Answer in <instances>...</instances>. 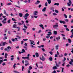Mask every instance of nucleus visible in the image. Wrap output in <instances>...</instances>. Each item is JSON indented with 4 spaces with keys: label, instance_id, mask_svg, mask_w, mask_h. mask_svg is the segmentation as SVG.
Listing matches in <instances>:
<instances>
[{
    "label": "nucleus",
    "instance_id": "nucleus-1",
    "mask_svg": "<svg viewBox=\"0 0 73 73\" xmlns=\"http://www.w3.org/2000/svg\"><path fill=\"white\" fill-rule=\"evenodd\" d=\"M10 49H11V47L9 46L7 47V48H5L4 50L5 51H7L8 52L10 51Z\"/></svg>",
    "mask_w": 73,
    "mask_h": 73
},
{
    "label": "nucleus",
    "instance_id": "nucleus-2",
    "mask_svg": "<svg viewBox=\"0 0 73 73\" xmlns=\"http://www.w3.org/2000/svg\"><path fill=\"white\" fill-rule=\"evenodd\" d=\"M40 60H42V61H45V57H44V56H43V55L42 56V58L40 57Z\"/></svg>",
    "mask_w": 73,
    "mask_h": 73
},
{
    "label": "nucleus",
    "instance_id": "nucleus-3",
    "mask_svg": "<svg viewBox=\"0 0 73 73\" xmlns=\"http://www.w3.org/2000/svg\"><path fill=\"white\" fill-rule=\"evenodd\" d=\"M58 27V25L57 23H56V25H54L53 26V28H57V27Z\"/></svg>",
    "mask_w": 73,
    "mask_h": 73
},
{
    "label": "nucleus",
    "instance_id": "nucleus-4",
    "mask_svg": "<svg viewBox=\"0 0 73 73\" xmlns=\"http://www.w3.org/2000/svg\"><path fill=\"white\" fill-rule=\"evenodd\" d=\"M3 11L4 14H5V15L6 16H8V14H7V11H6L5 10H4Z\"/></svg>",
    "mask_w": 73,
    "mask_h": 73
},
{
    "label": "nucleus",
    "instance_id": "nucleus-5",
    "mask_svg": "<svg viewBox=\"0 0 73 73\" xmlns=\"http://www.w3.org/2000/svg\"><path fill=\"white\" fill-rule=\"evenodd\" d=\"M29 14L28 13H27L26 14H25V16L23 17L25 18L26 17H28L29 16Z\"/></svg>",
    "mask_w": 73,
    "mask_h": 73
},
{
    "label": "nucleus",
    "instance_id": "nucleus-6",
    "mask_svg": "<svg viewBox=\"0 0 73 73\" xmlns=\"http://www.w3.org/2000/svg\"><path fill=\"white\" fill-rule=\"evenodd\" d=\"M38 11H35L34 12L33 14L34 15L36 16V15H37V13H38Z\"/></svg>",
    "mask_w": 73,
    "mask_h": 73
},
{
    "label": "nucleus",
    "instance_id": "nucleus-7",
    "mask_svg": "<svg viewBox=\"0 0 73 73\" xmlns=\"http://www.w3.org/2000/svg\"><path fill=\"white\" fill-rule=\"evenodd\" d=\"M11 61H13V60H14V56L13 55H11Z\"/></svg>",
    "mask_w": 73,
    "mask_h": 73
},
{
    "label": "nucleus",
    "instance_id": "nucleus-8",
    "mask_svg": "<svg viewBox=\"0 0 73 73\" xmlns=\"http://www.w3.org/2000/svg\"><path fill=\"white\" fill-rule=\"evenodd\" d=\"M53 33L55 35H57V31H54Z\"/></svg>",
    "mask_w": 73,
    "mask_h": 73
},
{
    "label": "nucleus",
    "instance_id": "nucleus-9",
    "mask_svg": "<svg viewBox=\"0 0 73 73\" xmlns=\"http://www.w3.org/2000/svg\"><path fill=\"white\" fill-rule=\"evenodd\" d=\"M39 26L40 28H41L42 29H44V25H40Z\"/></svg>",
    "mask_w": 73,
    "mask_h": 73
},
{
    "label": "nucleus",
    "instance_id": "nucleus-10",
    "mask_svg": "<svg viewBox=\"0 0 73 73\" xmlns=\"http://www.w3.org/2000/svg\"><path fill=\"white\" fill-rule=\"evenodd\" d=\"M22 58L23 59H29V57H28V56L26 57H22Z\"/></svg>",
    "mask_w": 73,
    "mask_h": 73
},
{
    "label": "nucleus",
    "instance_id": "nucleus-11",
    "mask_svg": "<svg viewBox=\"0 0 73 73\" xmlns=\"http://www.w3.org/2000/svg\"><path fill=\"white\" fill-rule=\"evenodd\" d=\"M59 47V45H57L55 46V49L56 50H58V47Z\"/></svg>",
    "mask_w": 73,
    "mask_h": 73
},
{
    "label": "nucleus",
    "instance_id": "nucleus-12",
    "mask_svg": "<svg viewBox=\"0 0 73 73\" xmlns=\"http://www.w3.org/2000/svg\"><path fill=\"white\" fill-rule=\"evenodd\" d=\"M60 23H61V24H65V22L64 21H60Z\"/></svg>",
    "mask_w": 73,
    "mask_h": 73
},
{
    "label": "nucleus",
    "instance_id": "nucleus-13",
    "mask_svg": "<svg viewBox=\"0 0 73 73\" xmlns=\"http://www.w3.org/2000/svg\"><path fill=\"white\" fill-rule=\"evenodd\" d=\"M73 62V59H71V61L69 62V63L70 64H72V63Z\"/></svg>",
    "mask_w": 73,
    "mask_h": 73
},
{
    "label": "nucleus",
    "instance_id": "nucleus-14",
    "mask_svg": "<svg viewBox=\"0 0 73 73\" xmlns=\"http://www.w3.org/2000/svg\"><path fill=\"white\" fill-rule=\"evenodd\" d=\"M48 34H47V35H48V36H50V35H51L52 34V32H51V31L48 32Z\"/></svg>",
    "mask_w": 73,
    "mask_h": 73
},
{
    "label": "nucleus",
    "instance_id": "nucleus-15",
    "mask_svg": "<svg viewBox=\"0 0 73 73\" xmlns=\"http://www.w3.org/2000/svg\"><path fill=\"white\" fill-rule=\"evenodd\" d=\"M35 56L36 57H38V56H39V54H38V53L37 52H36L35 53Z\"/></svg>",
    "mask_w": 73,
    "mask_h": 73
},
{
    "label": "nucleus",
    "instance_id": "nucleus-16",
    "mask_svg": "<svg viewBox=\"0 0 73 73\" xmlns=\"http://www.w3.org/2000/svg\"><path fill=\"white\" fill-rule=\"evenodd\" d=\"M13 28H16V27H17V25L16 24L13 25Z\"/></svg>",
    "mask_w": 73,
    "mask_h": 73
},
{
    "label": "nucleus",
    "instance_id": "nucleus-17",
    "mask_svg": "<svg viewBox=\"0 0 73 73\" xmlns=\"http://www.w3.org/2000/svg\"><path fill=\"white\" fill-rule=\"evenodd\" d=\"M19 16L21 17H22V16H23V14L22 13H19Z\"/></svg>",
    "mask_w": 73,
    "mask_h": 73
},
{
    "label": "nucleus",
    "instance_id": "nucleus-18",
    "mask_svg": "<svg viewBox=\"0 0 73 73\" xmlns=\"http://www.w3.org/2000/svg\"><path fill=\"white\" fill-rule=\"evenodd\" d=\"M56 38L57 40V41H58L60 39V36H59L58 37H57Z\"/></svg>",
    "mask_w": 73,
    "mask_h": 73
},
{
    "label": "nucleus",
    "instance_id": "nucleus-19",
    "mask_svg": "<svg viewBox=\"0 0 73 73\" xmlns=\"http://www.w3.org/2000/svg\"><path fill=\"white\" fill-rule=\"evenodd\" d=\"M57 69V68L56 66H55L53 67V70H55V69Z\"/></svg>",
    "mask_w": 73,
    "mask_h": 73
},
{
    "label": "nucleus",
    "instance_id": "nucleus-20",
    "mask_svg": "<svg viewBox=\"0 0 73 73\" xmlns=\"http://www.w3.org/2000/svg\"><path fill=\"white\" fill-rule=\"evenodd\" d=\"M7 56H8V54H7V53H5V58H7Z\"/></svg>",
    "mask_w": 73,
    "mask_h": 73
},
{
    "label": "nucleus",
    "instance_id": "nucleus-21",
    "mask_svg": "<svg viewBox=\"0 0 73 73\" xmlns=\"http://www.w3.org/2000/svg\"><path fill=\"white\" fill-rule=\"evenodd\" d=\"M46 9V7H44L43 8V9L42 10V12H45Z\"/></svg>",
    "mask_w": 73,
    "mask_h": 73
},
{
    "label": "nucleus",
    "instance_id": "nucleus-22",
    "mask_svg": "<svg viewBox=\"0 0 73 73\" xmlns=\"http://www.w3.org/2000/svg\"><path fill=\"white\" fill-rule=\"evenodd\" d=\"M40 3V1H36V2L35 3V4L36 5L38 4V3Z\"/></svg>",
    "mask_w": 73,
    "mask_h": 73
},
{
    "label": "nucleus",
    "instance_id": "nucleus-23",
    "mask_svg": "<svg viewBox=\"0 0 73 73\" xmlns=\"http://www.w3.org/2000/svg\"><path fill=\"white\" fill-rule=\"evenodd\" d=\"M49 60L50 61H52V57L51 56L50 57Z\"/></svg>",
    "mask_w": 73,
    "mask_h": 73
},
{
    "label": "nucleus",
    "instance_id": "nucleus-24",
    "mask_svg": "<svg viewBox=\"0 0 73 73\" xmlns=\"http://www.w3.org/2000/svg\"><path fill=\"white\" fill-rule=\"evenodd\" d=\"M54 5H57V6H58L59 5V3H55L54 4Z\"/></svg>",
    "mask_w": 73,
    "mask_h": 73
},
{
    "label": "nucleus",
    "instance_id": "nucleus-25",
    "mask_svg": "<svg viewBox=\"0 0 73 73\" xmlns=\"http://www.w3.org/2000/svg\"><path fill=\"white\" fill-rule=\"evenodd\" d=\"M23 27H24V28H25V29H27V28H28V27H27L26 26H25V24H24L23 25Z\"/></svg>",
    "mask_w": 73,
    "mask_h": 73
},
{
    "label": "nucleus",
    "instance_id": "nucleus-26",
    "mask_svg": "<svg viewBox=\"0 0 73 73\" xmlns=\"http://www.w3.org/2000/svg\"><path fill=\"white\" fill-rule=\"evenodd\" d=\"M13 72H14V73H20V72H17V71L16 70L13 71Z\"/></svg>",
    "mask_w": 73,
    "mask_h": 73
},
{
    "label": "nucleus",
    "instance_id": "nucleus-27",
    "mask_svg": "<svg viewBox=\"0 0 73 73\" xmlns=\"http://www.w3.org/2000/svg\"><path fill=\"white\" fill-rule=\"evenodd\" d=\"M22 30H23V31H24L25 33H26V32H26V29H25V28L23 29Z\"/></svg>",
    "mask_w": 73,
    "mask_h": 73
},
{
    "label": "nucleus",
    "instance_id": "nucleus-28",
    "mask_svg": "<svg viewBox=\"0 0 73 73\" xmlns=\"http://www.w3.org/2000/svg\"><path fill=\"white\" fill-rule=\"evenodd\" d=\"M2 23L3 24H5V23H7V22H5L4 20H3L2 21Z\"/></svg>",
    "mask_w": 73,
    "mask_h": 73
},
{
    "label": "nucleus",
    "instance_id": "nucleus-29",
    "mask_svg": "<svg viewBox=\"0 0 73 73\" xmlns=\"http://www.w3.org/2000/svg\"><path fill=\"white\" fill-rule=\"evenodd\" d=\"M29 65V63L28 62L27 63V64H25V66H27V65Z\"/></svg>",
    "mask_w": 73,
    "mask_h": 73
},
{
    "label": "nucleus",
    "instance_id": "nucleus-30",
    "mask_svg": "<svg viewBox=\"0 0 73 73\" xmlns=\"http://www.w3.org/2000/svg\"><path fill=\"white\" fill-rule=\"evenodd\" d=\"M63 57V55L62 54H61L59 56V57L61 58Z\"/></svg>",
    "mask_w": 73,
    "mask_h": 73
},
{
    "label": "nucleus",
    "instance_id": "nucleus-31",
    "mask_svg": "<svg viewBox=\"0 0 73 73\" xmlns=\"http://www.w3.org/2000/svg\"><path fill=\"white\" fill-rule=\"evenodd\" d=\"M32 69V67L31 66H29V68L28 69L29 70H31Z\"/></svg>",
    "mask_w": 73,
    "mask_h": 73
},
{
    "label": "nucleus",
    "instance_id": "nucleus-32",
    "mask_svg": "<svg viewBox=\"0 0 73 73\" xmlns=\"http://www.w3.org/2000/svg\"><path fill=\"white\" fill-rule=\"evenodd\" d=\"M64 16L66 19H67V15H66V14H64Z\"/></svg>",
    "mask_w": 73,
    "mask_h": 73
},
{
    "label": "nucleus",
    "instance_id": "nucleus-33",
    "mask_svg": "<svg viewBox=\"0 0 73 73\" xmlns=\"http://www.w3.org/2000/svg\"><path fill=\"white\" fill-rule=\"evenodd\" d=\"M68 6L69 7L71 5V4L70 3H67Z\"/></svg>",
    "mask_w": 73,
    "mask_h": 73
},
{
    "label": "nucleus",
    "instance_id": "nucleus-34",
    "mask_svg": "<svg viewBox=\"0 0 73 73\" xmlns=\"http://www.w3.org/2000/svg\"><path fill=\"white\" fill-rule=\"evenodd\" d=\"M45 7H47L48 6V3L47 2H46L45 4Z\"/></svg>",
    "mask_w": 73,
    "mask_h": 73
},
{
    "label": "nucleus",
    "instance_id": "nucleus-35",
    "mask_svg": "<svg viewBox=\"0 0 73 73\" xmlns=\"http://www.w3.org/2000/svg\"><path fill=\"white\" fill-rule=\"evenodd\" d=\"M49 37H50V35H47L46 36V38H49Z\"/></svg>",
    "mask_w": 73,
    "mask_h": 73
},
{
    "label": "nucleus",
    "instance_id": "nucleus-36",
    "mask_svg": "<svg viewBox=\"0 0 73 73\" xmlns=\"http://www.w3.org/2000/svg\"><path fill=\"white\" fill-rule=\"evenodd\" d=\"M55 12L56 13H58V11L57 10H55Z\"/></svg>",
    "mask_w": 73,
    "mask_h": 73
},
{
    "label": "nucleus",
    "instance_id": "nucleus-37",
    "mask_svg": "<svg viewBox=\"0 0 73 73\" xmlns=\"http://www.w3.org/2000/svg\"><path fill=\"white\" fill-rule=\"evenodd\" d=\"M49 53L51 55H52V54H53V52L52 51L50 52Z\"/></svg>",
    "mask_w": 73,
    "mask_h": 73
},
{
    "label": "nucleus",
    "instance_id": "nucleus-38",
    "mask_svg": "<svg viewBox=\"0 0 73 73\" xmlns=\"http://www.w3.org/2000/svg\"><path fill=\"white\" fill-rule=\"evenodd\" d=\"M56 67H59L60 66V65L58 64H56Z\"/></svg>",
    "mask_w": 73,
    "mask_h": 73
},
{
    "label": "nucleus",
    "instance_id": "nucleus-39",
    "mask_svg": "<svg viewBox=\"0 0 73 73\" xmlns=\"http://www.w3.org/2000/svg\"><path fill=\"white\" fill-rule=\"evenodd\" d=\"M68 40L69 43H71V40H70V39H68Z\"/></svg>",
    "mask_w": 73,
    "mask_h": 73
},
{
    "label": "nucleus",
    "instance_id": "nucleus-40",
    "mask_svg": "<svg viewBox=\"0 0 73 73\" xmlns=\"http://www.w3.org/2000/svg\"><path fill=\"white\" fill-rule=\"evenodd\" d=\"M17 59L18 61H19L20 60V57L19 56H18L17 57Z\"/></svg>",
    "mask_w": 73,
    "mask_h": 73
},
{
    "label": "nucleus",
    "instance_id": "nucleus-41",
    "mask_svg": "<svg viewBox=\"0 0 73 73\" xmlns=\"http://www.w3.org/2000/svg\"><path fill=\"white\" fill-rule=\"evenodd\" d=\"M6 44V42H4L3 43V46H4V45H5V44Z\"/></svg>",
    "mask_w": 73,
    "mask_h": 73
},
{
    "label": "nucleus",
    "instance_id": "nucleus-42",
    "mask_svg": "<svg viewBox=\"0 0 73 73\" xmlns=\"http://www.w3.org/2000/svg\"><path fill=\"white\" fill-rule=\"evenodd\" d=\"M65 20L66 22H68V21H69V20H68V19H65Z\"/></svg>",
    "mask_w": 73,
    "mask_h": 73
},
{
    "label": "nucleus",
    "instance_id": "nucleus-43",
    "mask_svg": "<svg viewBox=\"0 0 73 73\" xmlns=\"http://www.w3.org/2000/svg\"><path fill=\"white\" fill-rule=\"evenodd\" d=\"M57 73V71L55 70H54L53 71V72H52L51 73Z\"/></svg>",
    "mask_w": 73,
    "mask_h": 73
},
{
    "label": "nucleus",
    "instance_id": "nucleus-44",
    "mask_svg": "<svg viewBox=\"0 0 73 73\" xmlns=\"http://www.w3.org/2000/svg\"><path fill=\"white\" fill-rule=\"evenodd\" d=\"M65 29L66 31H69V29H68L67 28H65Z\"/></svg>",
    "mask_w": 73,
    "mask_h": 73
},
{
    "label": "nucleus",
    "instance_id": "nucleus-45",
    "mask_svg": "<svg viewBox=\"0 0 73 73\" xmlns=\"http://www.w3.org/2000/svg\"><path fill=\"white\" fill-rule=\"evenodd\" d=\"M24 66H22V71H24Z\"/></svg>",
    "mask_w": 73,
    "mask_h": 73
},
{
    "label": "nucleus",
    "instance_id": "nucleus-46",
    "mask_svg": "<svg viewBox=\"0 0 73 73\" xmlns=\"http://www.w3.org/2000/svg\"><path fill=\"white\" fill-rule=\"evenodd\" d=\"M47 1L49 4H50L51 3V1Z\"/></svg>",
    "mask_w": 73,
    "mask_h": 73
},
{
    "label": "nucleus",
    "instance_id": "nucleus-47",
    "mask_svg": "<svg viewBox=\"0 0 73 73\" xmlns=\"http://www.w3.org/2000/svg\"><path fill=\"white\" fill-rule=\"evenodd\" d=\"M42 50L43 52H45V49L44 48H42Z\"/></svg>",
    "mask_w": 73,
    "mask_h": 73
},
{
    "label": "nucleus",
    "instance_id": "nucleus-48",
    "mask_svg": "<svg viewBox=\"0 0 73 73\" xmlns=\"http://www.w3.org/2000/svg\"><path fill=\"white\" fill-rule=\"evenodd\" d=\"M11 40L13 42H14V41H15V39H14L13 38H12V39H11Z\"/></svg>",
    "mask_w": 73,
    "mask_h": 73
},
{
    "label": "nucleus",
    "instance_id": "nucleus-49",
    "mask_svg": "<svg viewBox=\"0 0 73 73\" xmlns=\"http://www.w3.org/2000/svg\"><path fill=\"white\" fill-rule=\"evenodd\" d=\"M69 3L70 4H72V2H71V1H70V0H69Z\"/></svg>",
    "mask_w": 73,
    "mask_h": 73
},
{
    "label": "nucleus",
    "instance_id": "nucleus-50",
    "mask_svg": "<svg viewBox=\"0 0 73 73\" xmlns=\"http://www.w3.org/2000/svg\"><path fill=\"white\" fill-rule=\"evenodd\" d=\"M3 62V60H0V64H1V63Z\"/></svg>",
    "mask_w": 73,
    "mask_h": 73
},
{
    "label": "nucleus",
    "instance_id": "nucleus-51",
    "mask_svg": "<svg viewBox=\"0 0 73 73\" xmlns=\"http://www.w3.org/2000/svg\"><path fill=\"white\" fill-rule=\"evenodd\" d=\"M71 32L72 33V35H73V29H72L71 31Z\"/></svg>",
    "mask_w": 73,
    "mask_h": 73
},
{
    "label": "nucleus",
    "instance_id": "nucleus-52",
    "mask_svg": "<svg viewBox=\"0 0 73 73\" xmlns=\"http://www.w3.org/2000/svg\"><path fill=\"white\" fill-rule=\"evenodd\" d=\"M22 52H25V50L24 49H22Z\"/></svg>",
    "mask_w": 73,
    "mask_h": 73
},
{
    "label": "nucleus",
    "instance_id": "nucleus-53",
    "mask_svg": "<svg viewBox=\"0 0 73 73\" xmlns=\"http://www.w3.org/2000/svg\"><path fill=\"white\" fill-rule=\"evenodd\" d=\"M58 55H57V54H55V55L54 57H58Z\"/></svg>",
    "mask_w": 73,
    "mask_h": 73
},
{
    "label": "nucleus",
    "instance_id": "nucleus-54",
    "mask_svg": "<svg viewBox=\"0 0 73 73\" xmlns=\"http://www.w3.org/2000/svg\"><path fill=\"white\" fill-rule=\"evenodd\" d=\"M18 24L19 25H22V24L21 23H18Z\"/></svg>",
    "mask_w": 73,
    "mask_h": 73
},
{
    "label": "nucleus",
    "instance_id": "nucleus-55",
    "mask_svg": "<svg viewBox=\"0 0 73 73\" xmlns=\"http://www.w3.org/2000/svg\"><path fill=\"white\" fill-rule=\"evenodd\" d=\"M53 15H54V16H56V15H57V14L55 13H53Z\"/></svg>",
    "mask_w": 73,
    "mask_h": 73
},
{
    "label": "nucleus",
    "instance_id": "nucleus-56",
    "mask_svg": "<svg viewBox=\"0 0 73 73\" xmlns=\"http://www.w3.org/2000/svg\"><path fill=\"white\" fill-rule=\"evenodd\" d=\"M66 61V58L65 57H64V59L63 60V61Z\"/></svg>",
    "mask_w": 73,
    "mask_h": 73
},
{
    "label": "nucleus",
    "instance_id": "nucleus-57",
    "mask_svg": "<svg viewBox=\"0 0 73 73\" xmlns=\"http://www.w3.org/2000/svg\"><path fill=\"white\" fill-rule=\"evenodd\" d=\"M7 5H11V3H8Z\"/></svg>",
    "mask_w": 73,
    "mask_h": 73
},
{
    "label": "nucleus",
    "instance_id": "nucleus-58",
    "mask_svg": "<svg viewBox=\"0 0 73 73\" xmlns=\"http://www.w3.org/2000/svg\"><path fill=\"white\" fill-rule=\"evenodd\" d=\"M24 44V41H22L21 42V44L22 45H23Z\"/></svg>",
    "mask_w": 73,
    "mask_h": 73
},
{
    "label": "nucleus",
    "instance_id": "nucleus-59",
    "mask_svg": "<svg viewBox=\"0 0 73 73\" xmlns=\"http://www.w3.org/2000/svg\"><path fill=\"white\" fill-rule=\"evenodd\" d=\"M63 26L65 27V28H67V26L66 25H63Z\"/></svg>",
    "mask_w": 73,
    "mask_h": 73
},
{
    "label": "nucleus",
    "instance_id": "nucleus-60",
    "mask_svg": "<svg viewBox=\"0 0 73 73\" xmlns=\"http://www.w3.org/2000/svg\"><path fill=\"white\" fill-rule=\"evenodd\" d=\"M67 55H68V54L65 53L64 54V55L65 56H66Z\"/></svg>",
    "mask_w": 73,
    "mask_h": 73
},
{
    "label": "nucleus",
    "instance_id": "nucleus-61",
    "mask_svg": "<svg viewBox=\"0 0 73 73\" xmlns=\"http://www.w3.org/2000/svg\"><path fill=\"white\" fill-rule=\"evenodd\" d=\"M43 41H45V40H46V38H43Z\"/></svg>",
    "mask_w": 73,
    "mask_h": 73
},
{
    "label": "nucleus",
    "instance_id": "nucleus-62",
    "mask_svg": "<svg viewBox=\"0 0 73 73\" xmlns=\"http://www.w3.org/2000/svg\"><path fill=\"white\" fill-rule=\"evenodd\" d=\"M2 65L3 66H4V65H5V63L4 62L2 64Z\"/></svg>",
    "mask_w": 73,
    "mask_h": 73
},
{
    "label": "nucleus",
    "instance_id": "nucleus-63",
    "mask_svg": "<svg viewBox=\"0 0 73 73\" xmlns=\"http://www.w3.org/2000/svg\"><path fill=\"white\" fill-rule=\"evenodd\" d=\"M50 39H53V37L52 36H51L50 37Z\"/></svg>",
    "mask_w": 73,
    "mask_h": 73
},
{
    "label": "nucleus",
    "instance_id": "nucleus-64",
    "mask_svg": "<svg viewBox=\"0 0 73 73\" xmlns=\"http://www.w3.org/2000/svg\"><path fill=\"white\" fill-rule=\"evenodd\" d=\"M23 41H27V40H28V39H23Z\"/></svg>",
    "mask_w": 73,
    "mask_h": 73
}]
</instances>
